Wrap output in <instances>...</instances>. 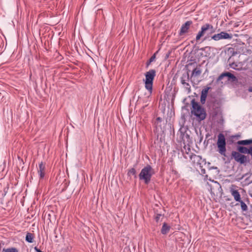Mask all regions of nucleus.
I'll return each instance as SVG.
<instances>
[{
    "mask_svg": "<svg viewBox=\"0 0 252 252\" xmlns=\"http://www.w3.org/2000/svg\"><path fill=\"white\" fill-rule=\"evenodd\" d=\"M192 105L191 113L200 121L205 119L206 114L205 110L194 99L191 101Z\"/></svg>",
    "mask_w": 252,
    "mask_h": 252,
    "instance_id": "nucleus-1",
    "label": "nucleus"
},
{
    "mask_svg": "<svg viewBox=\"0 0 252 252\" xmlns=\"http://www.w3.org/2000/svg\"><path fill=\"white\" fill-rule=\"evenodd\" d=\"M154 174V169L150 165H147L141 170L139 175V179L144 181L145 184H148Z\"/></svg>",
    "mask_w": 252,
    "mask_h": 252,
    "instance_id": "nucleus-2",
    "label": "nucleus"
},
{
    "mask_svg": "<svg viewBox=\"0 0 252 252\" xmlns=\"http://www.w3.org/2000/svg\"><path fill=\"white\" fill-rule=\"evenodd\" d=\"M156 75V72L154 69H151L145 73V79L144 80V82L145 88L150 94L152 92L153 80Z\"/></svg>",
    "mask_w": 252,
    "mask_h": 252,
    "instance_id": "nucleus-3",
    "label": "nucleus"
},
{
    "mask_svg": "<svg viewBox=\"0 0 252 252\" xmlns=\"http://www.w3.org/2000/svg\"><path fill=\"white\" fill-rule=\"evenodd\" d=\"M218 148V151L222 156H226V141L224 136L222 134H219L217 143Z\"/></svg>",
    "mask_w": 252,
    "mask_h": 252,
    "instance_id": "nucleus-4",
    "label": "nucleus"
},
{
    "mask_svg": "<svg viewBox=\"0 0 252 252\" xmlns=\"http://www.w3.org/2000/svg\"><path fill=\"white\" fill-rule=\"evenodd\" d=\"M210 31L211 34L215 32V30L213 26L209 24H206L203 25L201 28V30L198 32L196 35L195 40L196 41H199L201 37L203 36L207 32Z\"/></svg>",
    "mask_w": 252,
    "mask_h": 252,
    "instance_id": "nucleus-5",
    "label": "nucleus"
},
{
    "mask_svg": "<svg viewBox=\"0 0 252 252\" xmlns=\"http://www.w3.org/2000/svg\"><path fill=\"white\" fill-rule=\"evenodd\" d=\"M231 156L236 162L240 164H244L247 161V156L242 155L238 152L232 151Z\"/></svg>",
    "mask_w": 252,
    "mask_h": 252,
    "instance_id": "nucleus-6",
    "label": "nucleus"
},
{
    "mask_svg": "<svg viewBox=\"0 0 252 252\" xmlns=\"http://www.w3.org/2000/svg\"><path fill=\"white\" fill-rule=\"evenodd\" d=\"M232 36L226 32H221L219 33L215 34L213 35L211 38L215 41H218L223 39H231Z\"/></svg>",
    "mask_w": 252,
    "mask_h": 252,
    "instance_id": "nucleus-7",
    "label": "nucleus"
},
{
    "mask_svg": "<svg viewBox=\"0 0 252 252\" xmlns=\"http://www.w3.org/2000/svg\"><path fill=\"white\" fill-rule=\"evenodd\" d=\"M192 24V21H187L184 24H183L181 28L180 35H183L188 32L189 29L190 25Z\"/></svg>",
    "mask_w": 252,
    "mask_h": 252,
    "instance_id": "nucleus-8",
    "label": "nucleus"
},
{
    "mask_svg": "<svg viewBox=\"0 0 252 252\" xmlns=\"http://www.w3.org/2000/svg\"><path fill=\"white\" fill-rule=\"evenodd\" d=\"M234 186H232L230 189V192L232 196L234 197V200L238 202L241 201V196L239 191L234 188Z\"/></svg>",
    "mask_w": 252,
    "mask_h": 252,
    "instance_id": "nucleus-9",
    "label": "nucleus"
},
{
    "mask_svg": "<svg viewBox=\"0 0 252 252\" xmlns=\"http://www.w3.org/2000/svg\"><path fill=\"white\" fill-rule=\"evenodd\" d=\"M228 77L229 78V80H231L232 81H235L237 80L236 77L232 73L230 72H224L222 73L218 78V81L221 80L223 77Z\"/></svg>",
    "mask_w": 252,
    "mask_h": 252,
    "instance_id": "nucleus-10",
    "label": "nucleus"
},
{
    "mask_svg": "<svg viewBox=\"0 0 252 252\" xmlns=\"http://www.w3.org/2000/svg\"><path fill=\"white\" fill-rule=\"evenodd\" d=\"M38 173L39 175L40 179H43L44 177L45 174V165L43 162H41L39 164Z\"/></svg>",
    "mask_w": 252,
    "mask_h": 252,
    "instance_id": "nucleus-11",
    "label": "nucleus"
},
{
    "mask_svg": "<svg viewBox=\"0 0 252 252\" xmlns=\"http://www.w3.org/2000/svg\"><path fill=\"white\" fill-rule=\"evenodd\" d=\"M210 89V87H207L202 90L201 92V94L200 97V101L202 104H204L206 101V98L207 96L208 91Z\"/></svg>",
    "mask_w": 252,
    "mask_h": 252,
    "instance_id": "nucleus-12",
    "label": "nucleus"
},
{
    "mask_svg": "<svg viewBox=\"0 0 252 252\" xmlns=\"http://www.w3.org/2000/svg\"><path fill=\"white\" fill-rule=\"evenodd\" d=\"M238 150L239 153H243V154H251L252 151L251 150V148L250 150L248 149L246 147H238Z\"/></svg>",
    "mask_w": 252,
    "mask_h": 252,
    "instance_id": "nucleus-13",
    "label": "nucleus"
},
{
    "mask_svg": "<svg viewBox=\"0 0 252 252\" xmlns=\"http://www.w3.org/2000/svg\"><path fill=\"white\" fill-rule=\"evenodd\" d=\"M190 158L194 163H196V164H200V161L201 158L200 156L196 155H192L190 156Z\"/></svg>",
    "mask_w": 252,
    "mask_h": 252,
    "instance_id": "nucleus-14",
    "label": "nucleus"
},
{
    "mask_svg": "<svg viewBox=\"0 0 252 252\" xmlns=\"http://www.w3.org/2000/svg\"><path fill=\"white\" fill-rule=\"evenodd\" d=\"M170 227L168 226L167 223H164L161 229V232L162 234H166L168 233Z\"/></svg>",
    "mask_w": 252,
    "mask_h": 252,
    "instance_id": "nucleus-15",
    "label": "nucleus"
},
{
    "mask_svg": "<svg viewBox=\"0 0 252 252\" xmlns=\"http://www.w3.org/2000/svg\"><path fill=\"white\" fill-rule=\"evenodd\" d=\"M238 145H248L252 144V139L240 140L237 142Z\"/></svg>",
    "mask_w": 252,
    "mask_h": 252,
    "instance_id": "nucleus-16",
    "label": "nucleus"
},
{
    "mask_svg": "<svg viewBox=\"0 0 252 252\" xmlns=\"http://www.w3.org/2000/svg\"><path fill=\"white\" fill-rule=\"evenodd\" d=\"M33 234L31 233H28L26 235V240L29 242L32 243L33 242Z\"/></svg>",
    "mask_w": 252,
    "mask_h": 252,
    "instance_id": "nucleus-17",
    "label": "nucleus"
},
{
    "mask_svg": "<svg viewBox=\"0 0 252 252\" xmlns=\"http://www.w3.org/2000/svg\"><path fill=\"white\" fill-rule=\"evenodd\" d=\"M201 73V70L199 68H195L193 70L192 72V75L194 76H199Z\"/></svg>",
    "mask_w": 252,
    "mask_h": 252,
    "instance_id": "nucleus-18",
    "label": "nucleus"
},
{
    "mask_svg": "<svg viewBox=\"0 0 252 252\" xmlns=\"http://www.w3.org/2000/svg\"><path fill=\"white\" fill-rule=\"evenodd\" d=\"M241 204V207L242 210L243 211H246L248 210V207L247 205L246 204V203L243 201L241 199L240 201H238Z\"/></svg>",
    "mask_w": 252,
    "mask_h": 252,
    "instance_id": "nucleus-19",
    "label": "nucleus"
},
{
    "mask_svg": "<svg viewBox=\"0 0 252 252\" xmlns=\"http://www.w3.org/2000/svg\"><path fill=\"white\" fill-rule=\"evenodd\" d=\"M182 84L184 86V87L186 88L187 90H190V86L188 83L186 82V80L183 79V77L182 78L181 80Z\"/></svg>",
    "mask_w": 252,
    "mask_h": 252,
    "instance_id": "nucleus-20",
    "label": "nucleus"
},
{
    "mask_svg": "<svg viewBox=\"0 0 252 252\" xmlns=\"http://www.w3.org/2000/svg\"><path fill=\"white\" fill-rule=\"evenodd\" d=\"M3 252H18V250L16 248H12L8 249H3Z\"/></svg>",
    "mask_w": 252,
    "mask_h": 252,
    "instance_id": "nucleus-21",
    "label": "nucleus"
},
{
    "mask_svg": "<svg viewBox=\"0 0 252 252\" xmlns=\"http://www.w3.org/2000/svg\"><path fill=\"white\" fill-rule=\"evenodd\" d=\"M135 173H136V170L134 168H131L129 170L128 172V176H131V175H135Z\"/></svg>",
    "mask_w": 252,
    "mask_h": 252,
    "instance_id": "nucleus-22",
    "label": "nucleus"
},
{
    "mask_svg": "<svg viewBox=\"0 0 252 252\" xmlns=\"http://www.w3.org/2000/svg\"><path fill=\"white\" fill-rule=\"evenodd\" d=\"M156 59V53H155L150 59L149 62L147 63V65H149L150 63L154 62Z\"/></svg>",
    "mask_w": 252,
    "mask_h": 252,
    "instance_id": "nucleus-23",
    "label": "nucleus"
},
{
    "mask_svg": "<svg viewBox=\"0 0 252 252\" xmlns=\"http://www.w3.org/2000/svg\"><path fill=\"white\" fill-rule=\"evenodd\" d=\"M161 217H162V215L161 214H157L155 218L156 221L157 222L159 221V220Z\"/></svg>",
    "mask_w": 252,
    "mask_h": 252,
    "instance_id": "nucleus-24",
    "label": "nucleus"
},
{
    "mask_svg": "<svg viewBox=\"0 0 252 252\" xmlns=\"http://www.w3.org/2000/svg\"><path fill=\"white\" fill-rule=\"evenodd\" d=\"M34 250H35V251L36 252H43L41 251H40V250H39L37 247H35Z\"/></svg>",
    "mask_w": 252,
    "mask_h": 252,
    "instance_id": "nucleus-25",
    "label": "nucleus"
},
{
    "mask_svg": "<svg viewBox=\"0 0 252 252\" xmlns=\"http://www.w3.org/2000/svg\"><path fill=\"white\" fill-rule=\"evenodd\" d=\"M248 90L250 92H252V87L250 88Z\"/></svg>",
    "mask_w": 252,
    "mask_h": 252,
    "instance_id": "nucleus-26",
    "label": "nucleus"
},
{
    "mask_svg": "<svg viewBox=\"0 0 252 252\" xmlns=\"http://www.w3.org/2000/svg\"><path fill=\"white\" fill-rule=\"evenodd\" d=\"M231 67H232V68H235V67L234 66H233V64H232V65Z\"/></svg>",
    "mask_w": 252,
    "mask_h": 252,
    "instance_id": "nucleus-27",
    "label": "nucleus"
},
{
    "mask_svg": "<svg viewBox=\"0 0 252 252\" xmlns=\"http://www.w3.org/2000/svg\"><path fill=\"white\" fill-rule=\"evenodd\" d=\"M187 78L189 79V74L187 75Z\"/></svg>",
    "mask_w": 252,
    "mask_h": 252,
    "instance_id": "nucleus-28",
    "label": "nucleus"
}]
</instances>
